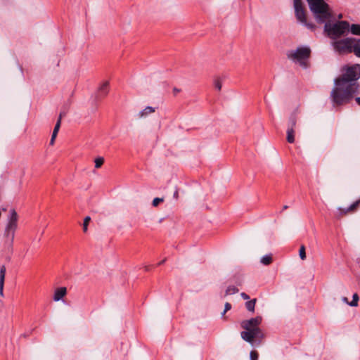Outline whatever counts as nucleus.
Segmentation results:
<instances>
[{
  "mask_svg": "<svg viewBox=\"0 0 360 360\" xmlns=\"http://www.w3.org/2000/svg\"><path fill=\"white\" fill-rule=\"evenodd\" d=\"M360 65L348 67L345 72L334 81L335 86L330 92L333 106L348 103L357 93L359 85Z\"/></svg>",
  "mask_w": 360,
  "mask_h": 360,
  "instance_id": "f257e3e1",
  "label": "nucleus"
},
{
  "mask_svg": "<svg viewBox=\"0 0 360 360\" xmlns=\"http://www.w3.org/2000/svg\"><path fill=\"white\" fill-rule=\"evenodd\" d=\"M330 46L335 53L340 56L354 53L360 58V38L347 37L330 41Z\"/></svg>",
  "mask_w": 360,
  "mask_h": 360,
  "instance_id": "f03ea898",
  "label": "nucleus"
},
{
  "mask_svg": "<svg viewBox=\"0 0 360 360\" xmlns=\"http://www.w3.org/2000/svg\"><path fill=\"white\" fill-rule=\"evenodd\" d=\"M262 321V318L261 316H256L249 320L243 321L240 326L245 330L241 332V338L252 345L254 342L255 338H263V333L259 328Z\"/></svg>",
  "mask_w": 360,
  "mask_h": 360,
  "instance_id": "7ed1b4c3",
  "label": "nucleus"
},
{
  "mask_svg": "<svg viewBox=\"0 0 360 360\" xmlns=\"http://www.w3.org/2000/svg\"><path fill=\"white\" fill-rule=\"evenodd\" d=\"M326 0H307L309 7L319 23L326 22L332 18L328 4Z\"/></svg>",
  "mask_w": 360,
  "mask_h": 360,
  "instance_id": "20e7f679",
  "label": "nucleus"
},
{
  "mask_svg": "<svg viewBox=\"0 0 360 360\" xmlns=\"http://www.w3.org/2000/svg\"><path fill=\"white\" fill-rule=\"evenodd\" d=\"M324 23V32L331 41L347 36L349 32V23L346 20Z\"/></svg>",
  "mask_w": 360,
  "mask_h": 360,
  "instance_id": "39448f33",
  "label": "nucleus"
},
{
  "mask_svg": "<svg viewBox=\"0 0 360 360\" xmlns=\"http://www.w3.org/2000/svg\"><path fill=\"white\" fill-rule=\"evenodd\" d=\"M311 49L308 46H300L295 50L287 52V57L289 60L298 63L303 68H307V60L309 58Z\"/></svg>",
  "mask_w": 360,
  "mask_h": 360,
  "instance_id": "423d86ee",
  "label": "nucleus"
},
{
  "mask_svg": "<svg viewBox=\"0 0 360 360\" xmlns=\"http://www.w3.org/2000/svg\"><path fill=\"white\" fill-rule=\"evenodd\" d=\"M18 214L15 210L10 211V216L5 229L4 236L8 240L9 245H12L17 229Z\"/></svg>",
  "mask_w": 360,
  "mask_h": 360,
  "instance_id": "0eeeda50",
  "label": "nucleus"
},
{
  "mask_svg": "<svg viewBox=\"0 0 360 360\" xmlns=\"http://www.w3.org/2000/svg\"><path fill=\"white\" fill-rule=\"evenodd\" d=\"M293 6L297 20L308 29L314 30L315 25L312 23L307 22L306 13L302 0H293Z\"/></svg>",
  "mask_w": 360,
  "mask_h": 360,
  "instance_id": "6e6552de",
  "label": "nucleus"
},
{
  "mask_svg": "<svg viewBox=\"0 0 360 360\" xmlns=\"http://www.w3.org/2000/svg\"><path fill=\"white\" fill-rule=\"evenodd\" d=\"M360 206V199L356 200L353 202L350 206L347 208H341L338 207L336 213V216L338 218H340L345 215H347L349 213L355 212L359 207Z\"/></svg>",
  "mask_w": 360,
  "mask_h": 360,
  "instance_id": "1a4fd4ad",
  "label": "nucleus"
},
{
  "mask_svg": "<svg viewBox=\"0 0 360 360\" xmlns=\"http://www.w3.org/2000/svg\"><path fill=\"white\" fill-rule=\"evenodd\" d=\"M67 294V288L65 287L57 288L53 293V300L55 302H58L63 299Z\"/></svg>",
  "mask_w": 360,
  "mask_h": 360,
  "instance_id": "9d476101",
  "label": "nucleus"
},
{
  "mask_svg": "<svg viewBox=\"0 0 360 360\" xmlns=\"http://www.w3.org/2000/svg\"><path fill=\"white\" fill-rule=\"evenodd\" d=\"M108 82H103L98 88L96 97L98 98H102L105 97L108 93Z\"/></svg>",
  "mask_w": 360,
  "mask_h": 360,
  "instance_id": "9b49d317",
  "label": "nucleus"
},
{
  "mask_svg": "<svg viewBox=\"0 0 360 360\" xmlns=\"http://www.w3.org/2000/svg\"><path fill=\"white\" fill-rule=\"evenodd\" d=\"M63 114L62 112L60 113V115H59V117L57 120V122L54 127V129H53V133H52V136H51V141H50V144L51 145H53L54 143V141H55V139L58 134V132L59 131V129L60 127V123H61V119H62V117H63Z\"/></svg>",
  "mask_w": 360,
  "mask_h": 360,
  "instance_id": "f8f14e48",
  "label": "nucleus"
},
{
  "mask_svg": "<svg viewBox=\"0 0 360 360\" xmlns=\"http://www.w3.org/2000/svg\"><path fill=\"white\" fill-rule=\"evenodd\" d=\"M156 108L152 107V106H147L143 110L140 111L137 116L139 119L146 118L149 115L155 112Z\"/></svg>",
  "mask_w": 360,
  "mask_h": 360,
  "instance_id": "ddd939ff",
  "label": "nucleus"
},
{
  "mask_svg": "<svg viewBox=\"0 0 360 360\" xmlns=\"http://www.w3.org/2000/svg\"><path fill=\"white\" fill-rule=\"evenodd\" d=\"M6 271V266L4 265L1 266L0 268V295L1 297L4 296V285Z\"/></svg>",
  "mask_w": 360,
  "mask_h": 360,
  "instance_id": "4468645a",
  "label": "nucleus"
},
{
  "mask_svg": "<svg viewBox=\"0 0 360 360\" xmlns=\"http://www.w3.org/2000/svg\"><path fill=\"white\" fill-rule=\"evenodd\" d=\"M349 32L354 35L360 36V25L352 24L349 25Z\"/></svg>",
  "mask_w": 360,
  "mask_h": 360,
  "instance_id": "2eb2a0df",
  "label": "nucleus"
},
{
  "mask_svg": "<svg viewBox=\"0 0 360 360\" xmlns=\"http://www.w3.org/2000/svg\"><path fill=\"white\" fill-rule=\"evenodd\" d=\"M256 302H257L256 299H252L251 300H249V301L246 302H245V307H246L247 310L250 311V312H254L255 311V307Z\"/></svg>",
  "mask_w": 360,
  "mask_h": 360,
  "instance_id": "dca6fc26",
  "label": "nucleus"
},
{
  "mask_svg": "<svg viewBox=\"0 0 360 360\" xmlns=\"http://www.w3.org/2000/svg\"><path fill=\"white\" fill-rule=\"evenodd\" d=\"M287 141L288 143H292L295 141V129L288 128L287 130Z\"/></svg>",
  "mask_w": 360,
  "mask_h": 360,
  "instance_id": "f3484780",
  "label": "nucleus"
},
{
  "mask_svg": "<svg viewBox=\"0 0 360 360\" xmlns=\"http://www.w3.org/2000/svg\"><path fill=\"white\" fill-rule=\"evenodd\" d=\"M297 124V117L295 114H292L288 120V128H291L292 129H295Z\"/></svg>",
  "mask_w": 360,
  "mask_h": 360,
  "instance_id": "a211bd4d",
  "label": "nucleus"
},
{
  "mask_svg": "<svg viewBox=\"0 0 360 360\" xmlns=\"http://www.w3.org/2000/svg\"><path fill=\"white\" fill-rule=\"evenodd\" d=\"M260 262L264 265H269L272 262V255L271 254L266 255L261 258Z\"/></svg>",
  "mask_w": 360,
  "mask_h": 360,
  "instance_id": "6ab92c4d",
  "label": "nucleus"
},
{
  "mask_svg": "<svg viewBox=\"0 0 360 360\" xmlns=\"http://www.w3.org/2000/svg\"><path fill=\"white\" fill-rule=\"evenodd\" d=\"M238 291V288L233 285L229 286L227 289L226 290L225 295H233L236 293Z\"/></svg>",
  "mask_w": 360,
  "mask_h": 360,
  "instance_id": "aec40b11",
  "label": "nucleus"
},
{
  "mask_svg": "<svg viewBox=\"0 0 360 360\" xmlns=\"http://www.w3.org/2000/svg\"><path fill=\"white\" fill-rule=\"evenodd\" d=\"M359 300V295L357 293H354L352 296V300L349 303V305L351 307H356L358 305V301Z\"/></svg>",
  "mask_w": 360,
  "mask_h": 360,
  "instance_id": "412c9836",
  "label": "nucleus"
},
{
  "mask_svg": "<svg viewBox=\"0 0 360 360\" xmlns=\"http://www.w3.org/2000/svg\"><path fill=\"white\" fill-rule=\"evenodd\" d=\"M94 162H95V167L97 169L100 168L104 162V158H101V157L97 158L95 159Z\"/></svg>",
  "mask_w": 360,
  "mask_h": 360,
  "instance_id": "4be33fe9",
  "label": "nucleus"
},
{
  "mask_svg": "<svg viewBox=\"0 0 360 360\" xmlns=\"http://www.w3.org/2000/svg\"><path fill=\"white\" fill-rule=\"evenodd\" d=\"M299 255L301 259L304 260L306 259L305 247L304 245H301L299 250Z\"/></svg>",
  "mask_w": 360,
  "mask_h": 360,
  "instance_id": "5701e85b",
  "label": "nucleus"
},
{
  "mask_svg": "<svg viewBox=\"0 0 360 360\" xmlns=\"http://www.w3.org/2000/svg\"><path fill=\"white\" fill-rule=\"evenodd\" d=\"M214 84L215 88L218 91H220L221 89L222 83L219 78H217L214 79Z\"/></svg>",
  "mask_w": 360,
  "mask_h": 360,
  "instance_id": "b1692460",
  "label": "nucleus"
},
{
  "mask_svg": "<svg viewBox=\"0 0 360 360\" xmlns=\"http://www.w3.org/2000/svg\"><path fill=\"white\" fill-rule=\"evenodd\" d=\"M90 220H91L90 217H86L84 218V222H83V231H84V232H86L88 224H89V222L90 221Z\"/></svg>",
  "mask_w": 360,
  "mask_h": 360,
  "instance_id": "393cba45",
  "label": "nucleus"
},
{
  "mask_svg": "<svg viewBox=\"0 0 360 360\" xmlns=\"http://www.w3.org/2000/svg\"><path fill=\"white\" fill-rule=\"evenodd\" d=\"M164 201V198H155L153 199L152 205L154 207H157L160 202H162Z\"/></svg>",
  "mask_w": 360,
  "mask_h": 360,
  "instance_id": "a878e982",
  "label": "nucleus"
},
{
  "mask_svg": "<svg viewBox=\"0 0 360 360\" xmlns=\"http://www.w3.org/2000/svg\"><path fill=\"white\" fill-rule=\"evenodd\" d=\"M250 360H257L258 353L256 351H251L250 353Z\"/></svg>",
  "mask_w": 360,
  "mask_h": 360,
  "instance_id": "bb28decb",
  "label": "nucleus"
},
{
  "mask_svg": "<svg viewBox=\"0 0 360 360\" xmlns=\"http://www.w3.org/2000/svg\"><path fill=\"white\" fill-rule=\"evenodd\" d=\"M224 307H225V309H224V311H223V313H222V315H224V314H225V313H226L227 311H229V310H230V309H231V304L230 303H229V302H226V303L225 304Z\"/></svg>",
  "mask_w": 360,
  "mask_h": 360,
  "instance_id": "cd10ccee",
  "label": "nucleus"
},
{
  "mask_svg": "<svg viewBox=\"0 0 360 360\" xmlns=\"http://www.w3.org/2000/svg\"><path fill=\"white\" fill-rule=\"evenodd\" d=\"M240 296H241V297H242L243 299H244V300H249V299H250L249 295H247V294H246V293H245V292H242V293L240 294Z\"/></svg>",
  "mask_w": 360,
  "mask_h": 360,
  "instance_id": "c85d7f7f",
  "label": "nucleus"
},
{
  "mask_svg": "<svg viewBox=\"0 0 360 360\" xmlns=\"http://www.w3.org/2000/svg\"><path fill=\"white\" fill-rule=\"evenodd\" d=\"M342 300L343 302L347 304L348 305H349V303L350 302L348 301V299L346 297H343L342 298Z\"/></svg>",
  "mask_w": 360,
  "mask_h": 360,
  "instance_id": "c756f323",
  "label": "nucleus"
},
{
  "mask_svg": "<svg viewBox=\"0 0 360 360\" xmlns=\"http://www.w3.org/2000/svg\"><path fill=\"white\" fill-rule=\"evenodd\" d=\"M356 103L360 105V96L355 98Z\"/></svg>",
  "mask_w": 360,
  "mask_h": 360,
  "instance_id": "7c9ffc66",
  "label": "nucleus"
},
{
  "mask_svg": "<svg viewBox=\"0 0 360 360\" xmlns=\"http://www.w3.org/2000/svg\"><path fill=\"white\" fill-rule=\"evenodd\" d=\"M288 205H284V206L283 207V209H282L281 212H283V211L285 210H286V209H288Z\"/></svg>",
  "mask_w": 360,
  "mask_h": 360,
  "instance_id": "2f4dec72",
  "label": "nucleus"
},
{
  "mask_svg": "<svg viewBox=\"0 0 360 360\" xmlns=\"http://www.w3.org/2000/svg\"><path fill=\"white\" fill-rule=\"evenodd\" d=\"M165 259H163V260H162L161 262H159V264H158V265H161V264H164V263H165Z\"/></svg>",
  "mask_w": 360,
  "mask_h": 360,
  "instance_id": "473e14b6",
  "label": "nucleus"
},
{
  "mask_svg": "<svg viewBox=\"0 0 360 360\" xmlns=\"http://www.w3.org/2000/svg\"><path fill=\"white\" fill-rule=\"evenodd\" d=\"M174 197H177V195H178V192H177V191H176V192L174 193Z\"/></svg>",
  "mask_w": 360,
  "mask_h": 360,
  "instance_id": "72a5a7b5",
  "label": "nucleus"
},
{
  "mask_svg": "<svg viewBox=\"0 0 360 360\" xmlns=\"http://www.w3.org/2000/svg\"><path fill=\"white\" fill-rule=\"evenodd\" d=\"M338 18H342V15L340 14V15H339Z\"/></svg>",
  "mask_w": 360,
  "mask_h": 360,
  "instance_id": "f704fd0d",
  "label": "nucleus"
}]
</instances>
